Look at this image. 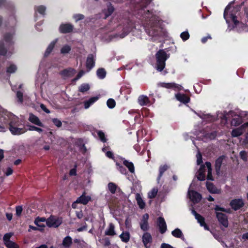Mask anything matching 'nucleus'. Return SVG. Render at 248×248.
<instances>
[{
	"label": "nucleus",
	"mask_w": 248,
	"mask_h": 248,
	"mask_svg": "<svg viewBox=\"0 0 248 248\" xmlns=\"http://www.w3.org/2000/svg\"><path fill=\"white\" fill-rule=\"evenodd\" d=\"M46 10V8L44 5H40V6L36 7L35 8V12H37L38 13L42 15V16L45 15Z\"/></svg>",
	"instance_id": "obj_34"
},
{
	"label": "nucleus",
	"mask_w": 248,
	"mask_h": 248,
	"mask_svg": "<svg viewBox=\"0 0 248 248\" xmlns=\"http://www.w3.org/2000/svg\"><path fill=\"white\" fill-rule=\"evenodd\" d=\"M97 134L102 141L106 142L107 141V140L105 138V134L103 132L99 131L97 132Z\"/></svg>",
	"instance_id": "obj_49"
},
{
	"label": "nucleus",
	"mask_w": 248,
	"mask_h": 248,
	"mask_svg": "<svg viewBox=\"0 0 248 248\" xmlns=\"http://www.w3.org/2000/svg\"><path fill=\"white\" fill-rule=\"evenodd\" d=\"M84 73H85L83 71H82V70L80 71L79 72V73L78 74L77 78L74 79V80L76 81V80L79 79L84 74Z\"/></svg>",
	"instance_id": "obj_62"
},
{
	"label": "nucleus",
	"mask_w": 248,
	"mask_h": 248,
	"mask_svg": "<svg viewBox=\"0 0 248 248\" xmlns=\"http://www.w3.org/2000/svg\"><path fill=\"white\" fill-rule=\"evenodd\" d=\"M84 17V16L80 14H76L73 16V18L76 22L83 19Z\"/></svg>",
	"instance_id": "obj_45"
},
{
	"label": "nucleus",
	"mask_w": 248,
	"mask_h": 248,
	"mask_svg": "<svg viewBox=\"0 0 248 248\" xmlns=\"http://www.w3.org/2000/svg\"><path fill=\"white\" fill-rule=\"evenodd\" d=\"M216 217L219 222L224 227L226 228L228 226V217L226 215L220 213L219 212H216Z\"/></svg>",
	"instance_id": "obj_10"
},
{
	"label": "nucleus",
	"mask_w": 248,
	"mask_h": 248,
	"mask_svg": "<svg viewBox=\"0 0 248 248\" xmlns=\"http://www.w3.org/2000/svg\"><path fill=\"white\" fill-rule=\"evenodd\" d=\"M53 47H47L46 52L45 53V56L46 57L52 51Z\"/></svg>",
	"instance_id": "obj_64"
},
{
	"label": "nucleus",
	"mask_w": 248,
	"mask_h": 248,
	"mask_svg": "<svg viewBox=\"0 0 248 248\" xmlns=\"http://www.w3.org/2000/svg\"><path fill=\"white\" fill-rule=\"evenodd\" d=\"M13 233H11V232L6 233L4 235L3 238L4 243L6 242L11 241L10 239V238L13 236Z\"/></svg>",
	"instance_id": "obj_47"
},
{
	"label": "nucleus",
	"mask_w": 248,
	"mask_h": 248,
	"mask_svg": "<svg viewBox=\"0 0 248 248\" xmlns=\"http://www.w3.org/2000/svg\"><path fill=\"white\" fill-rule=\"evenodd\" d=\"M230 8H231V6L229 5H228L226 7V8L224 10L223 16H224V18L226 20L228 18V13H229V10L230 9Z\"/></svg>",
	"instance_id": "obj_51"
},
{
	"label": "nucleus",
	"mask_w": 248,
	"mask_h": 248,
	"mask_svg": "<svg viewBox=\"0 0 248 248\" xmlns=\"http://www.w3.org/2000/svg\"><path fill=\"white\" fill-rule=\"evenodd\" d=\"M142 242L146 248H150L152 242V237L149 232H145L142 237Z\"/></svg>",
	"instance_id": "obj_14"
},
{
	"label": "nucleus",
	"mask_w": 248,
	"mask_h": 248,
	"mask_svg": "<svg viewBox=\"0 0 248 248\" xmlns=\"http://www.w3.org/2000/svg\"><path fill=\"white\" fill-rule=\"evenodd\" d=\"M171 234L173 236L180 238L182 240L184 239V236L181 230L178 228L175 229L171 232Z\"/></svg>",
	"instance_id": "obj_24"
},
{
	"label": "nucleus",
	"mask_w": 248,
	"mask_h": 248,
	"mask_svg": "<svg viewBox=\"0 0 248 248\" xmlns=\"http://www.w3.org/2000/svg\"><path fill=\"white\" fill-rule=\"evenodd\" d=\"M0 55L8 56L11 55V53L7 52L6 47H0Z\"/></svg>",
	"instance_id": "obj_44"
},
{
	"label": "nucleus",
	"mask_w": 248,
	"mask_h": 248,
	"mask_svg": "<svg viewBox=\"0 0 248 248\" xmlns=\"http://www.w3.org/2000/svg\"><path fill=\"white\" fill-rule=\"evenodd\" d=\"M61 223V220L54 217H50L46 220V224L49 227L56 228Z\"/></svg>",
	"instance_id": "obj_7"
},
{
	"label": "nucleus",
	"mask_w": 248,
	"mask_h": 248,
	"mask_svg": "<svg viewBox=\"0 0 248 248\" xmlns=\"http://www.w3.org/2000/svg\"><path fill=\"white\" fill-rule=\"evenodd\" d=\"M215 210H216V212L220 211H222L226 213H230V209H225L222 207H220L219 206H216L215 208Z\"/></svg>",
	"instance_id": "obj_48"
},
{
	"label": "nucleus",
	"mask_w": 248,
	"mask_h": 248,
	"mask_svg": "<svg viewBox=\"0 0 248 248\" xmlns=\"http://www.w3.org/2000/svg\"><path fill=\"white\" fill-rule=\"evenodd\" d=\"M45 222L46 223V219L44 217H38L34 221L35 224L41 228H43L45 227Z\"/></svg>",
	"instance_id": "obj_26"
},
{
	"label": "nucleus",
	"mask_w": 248,
	"mask_h": 248,
	"mask_svg": "<svg viewBox=\"0 0 248 248\" xmlns=\"http://www.w3.org/2000/svg\"><path fill=\"white\" fill-rule=\"evenodd\" d=\"M114 225L112 223H110L108 228L105 231V234L107 235L113 236L116 234L114 231Z\"/></svg>",
	"instance_id": "obj_27"
},
{
	"label": "nucleus",
	"mask_w": 248,
	"mask_h": 248,
	"mask_svg": "<svg viewBox=\"0 0 248 248\" xmlns=\"http://www.w3.org/2000/svg\"><path fill=\"white\" fill-rule=\"evenodd\" d=\"M97 77L100 79H103L106 77V72L104 69L99 68L96 72Z\"/></svg>",
	"instance_id": "obj_35"
},
{
	"label": "nucleus",
	"mask_w": 248,
	"mask_h": 248,
	"mask_svg": "<svg viewBox=\"0 0 248 248\" xmlns=\"http://www.w3.org/2000/svg\"><path fill=\"white\" fill-rule=\"evenodd\" d=\"M188 195L190 199L194 203L198 202L201 199V195L198 192L193 191H188Z\"/></svg>",
	"instance_id": "obj_16"
},
{
	"label": "nucleus",
	"mask_w": 248,
	"mask_h": 248,
	"mask_svg": "<svg viewBox=\"0 0 248 248\" xmlns=\"http://www.w3.org/2000/svg\"><path fill=\"white\" fill-rule=\"evenodd\" d=\"M135 28V24L129 19L126 20L125 23L118 25L116 28L117 33L111 36L113 38H123Z\"/></svg>",
	"instance_id": "obj_3"
},
{
	"label": "nucleus",
	"mask_w": 248,
	"mask_h": 248,
	"mask_svg": "<svg viewBox=\"0 0 248 248\" xmlns=\"http://www.w3.org/2000/svg\"><path fill=\"white\" fill-rule=\"evenodd\" d=\"M170 57L164 50H159L156 54V68L159 71H161L165 67V62Z\"/></svg>",
	"instance_id": "obj_5"
},
{
	"label": "nucleus",
	"mask_w": 248,
	"mask_h": 248,
	"mask_svg": "<svg viewBox=\"0 0 248 248\" xmlns=\"http://www.w3.org/2000/svg\"><path fill=\"white\" fill-rule=\"evenodd\" d=\"M114 8L112 6L110 5L109 6H108L107 10L108 13L106 14V16H108L111 15L114 12Z\"/></svg>",
	"instance_id": "obj_56"
},
{
	"label": "nucleus",
	"mask_w": 248,
	"mask_h": 248,
	"mask_svg": "<svg viewBox=\"0 0 248 248\" xmlns=\"http://www.w3.org/2000/svg\"><path fill=\"white\" fill-rule=\"evenodd\" d=\"M52 122L54 123V124L58 127H61L62 125L61 121L58 119H53Z\"/></svg>",
	"instance_id": "obj_53"
},
{
	"label": "nucleus",
	"mask_w": 248,
	"mask_h": 248,
	"mask_svg": "<svg viewBox=\"0 0 248 248\" xmlns=\"http://www.w3.org/2000/svg\"><path fill=\"white\" fill-rule=\"evenodd\" d=\"M223 158H224V157L223 156H220L216 161V164H215L216 170V171L217 173H219L220 167H221V164L223 162Z\"/></svg>",
	"instance_id": "obj_31"
},
{
	"label": "nucleus",
	"mask_w": 248,
	"mask_h": 248,
	"mask_svg": "<svg viewBox=\"0 0 248 248\" xmlns=\"http://www.w3.org/2000/svg\"><path fill=\"white\" fill-rule=\"evenodd\" d=\"M206 187L208 191L211 193H217L219 192V190H218L212 183L210 182L206 183Z\"/></svg>",
	"instance_id": "obj_29"
},
{
	"label": "nucleus",
	"mask_w": 248,
	"mask_h": 248,
	"mask_svg": "<svg viewBox=\"0 0 248 248\" xmlns=\"http://www.w3.org/2000/svg\"><path fill=\"white\" fill-rule=\"evenodd\" d=\"M23 209L22 206H18L16 207V215L17 216H20L21 215Z\"/></svg>",
	"instance_id": "obj_58"
},
{
	"label": "nucleus",
	"mask_w": 248,
	"mask_h": 248,
	"mask_svg": "<svg viewBox=\"0 0 248 248\" xmlns=\"http://www.w3.org/2000/svg\"><path fill=\"white\" fill-rule=\"evenodd\" d=\"M40 107L42 108V110H43L45 112H46L47 113H49L50 111L46 108L45 105L42 104L40 105Z\"/></svg>",
	"instance_id": "obj_63"
},
{
	"label": "nucleus",
	"mask_w": 248,
	"mask_h": 248,
	"mask_svg": "<svg viewBox=\"0 0 248 248\" xmlns=\"http://www.w3.org/2000/svg\"><path fill=\"white\" fill-rule=\"evenodd\" d=\"M91 200V197L90 196H86L83 194L81 196L77 199V202H78L84 205L87 204L89 201Z\"/></svg>",
	"instance_id": "obj_22"
},
{
	"label": "nucleus",
	"mask_w": 248,
	"mask_h": 248,
	"mask_svg": "<svg viewBox=\"0 0 248 248\" xmlns=\"http://www.w3.org/2000/svg\"><path fill=\"white\" fill-rule=\"evenodd\" d=\"M76 73V71L72 68L64 69L61 72V75L64 78H67L72 77Z\"/></svg>",
	"instance_id": "obj_18"
},
{
	"label": "nucleus",
	"mask_w": 248,
	"mask_h": 248,
	"mask_svg": "<svg viewBox=\"0 0 248 248\" xmlns=\"http://www.w3.org/2000/svg\"><path fill=\"white\" fill-rule=\"evenodd\" d=\"M192 213L195 216V218L197 220L198 222L200 224V225L201 226H203L205 230H209V227L205 224L204 218L200 215L197 213L194 210H192Z\"/></svg>",
	"instance_id": "obj_13"
},
{
	"label": "nucleus",
	"mask_w": 248,
	"mask_h": 248,
	"mask_svg": "<svg viewBox=\"0 0 248 248\" xmlns=\"http://www.w3.org/2000/svg\"><path fill=\"white\" fill-rule=\"evenodd\" d=\"M3 39L5 42L6 45H13V35L10 33H6L4 35Z\"/></svg>",
	"instance_id": "obj_28"
},
{
	"label": "nucleus",
	"mask_w": 248,
	"mask_h": 248,
	"mask_svg": "<svg viewBox=\"0 0 248 248\" xmlns=\"http://www.w3.org/2000/svg\"><path fill=\"white\" fill-rule=\"evenodd\" d=\"M138 102L140 106H148L150 104L149 98L144 95H140L138 98Z\"/></svg>",
	"instance_id": "obj_20"
},
{
	"label": "nucleus",
	"mask_w": 248,
	"mask_h": 248,
	"mask_svg": "<svg viewBox=\"0 0 248 248\" xmlns=\"http://www.w3.org/2000/svg\"><path fill=\"white\" fill-rule=\"evenodd\" d=\"M157 224L160 232L161 233H164L167 230V225L164 219L162 217H158L157 220Z\"/></svg>",
	"instance_id": "obj_17"
},
{
	"label": "nucleus",
	"mask_w": 248,
	"mask_h": 248,
	"mask_svg": "<svg viewBox=\"0 0 248 248\" xmlns=\"http://www.w3.org/2000/svg\"><path fill=\"white\" fill-rule=\"evenodd\" d=\"M108 190L112 194H114L116 192L117 186L115 184L112 182L109 183L108 185Z\"/></svg>",
	"instance_id": "obj_36"
},
{
	"label": "nucleus",
	"mask_w": 248,
	"mask_h": 248,
	"mask_svg": "<svg viewBox=\"0 0 248 248\" xmlns=\"http://www.w3.org/2000/svg\"><path fill=\"white\" fill-rule=\"evenodd\" d=\"M240 155L242 159L244 161H247V154L244 151H242L240 152Z\"/></svg>",
	"instance_id": "obj_52"
},
{
	"label": "nucleus",
	"mask_w": 248,
	"mask_h": 248,
	"mask_svg": "<svg viewBox=\"0 0 248 248\" xmlns=\"http://www.w3.org/2000/svg\"><path fill=\"white\" fill-rule=\"evenodd\" d=\"M120 237L122 241L126 243L129 240V238H130L129 233L127 232H124L120 235Z\"/></svg>",
	"instance_id": "obj_33"
},
{
	"label": "nucleus",
	"mask_w": 248,
	"mask_h": 248,
	"mask_svg": "<svg viewBox=\"0 0 248 248\" xmlns=\"http://www.w3.org/2000/svg\"><path fill=\"white\" fill-rule=\"evenodd\" d=\"M98 99V97H93L91 98L89 100L85 102L84 103V107L85 108H88L91 105H92L93 103H94L95 101H96Z\"/></svg>",
	"instance_id": "obj_30"
},
{
	"label": "nucleus",
	"mask_w": 248,
	"mask_h": 248,
	"mask_svg": "<svg viewBox=\"0 0 248 248\" xmlns=\"http://www.w3.org/2000/svg\"><path fill=\"white\" fill-rule=\"evenodd\" d=\"M149 215L147 214H145L143 215L141 222L140 223V226L141 230L144 231L148 230L149 228L148 221Z\"/></svg>",
	"instance_id": "obj_15"
},
{
	"label": "nucleus",
	"mask_w": 248,
	"mask_h": 248,
	"mask_svg": "<svg viewBox=\"0 0 248 248\" xmlns=\"http://www.w3.org/2000/svg\"><path fill=\"white\" fill-rule=\"evenodd\" d=\"M29 130L30 131H36L40 133L43 131L42 129L32 125L30 126Z\"/></svg>",
	"instance_id": "obj_50"
},
{
	"label": "nucleus",
	"mask_w": 248,
	"mask_h": 248,
	"mask_svg": "<svg viewBox=\"0 0 248 248\" xmlns=\"http://www.w3.org/2000/svg\"><path fill=\"white\" fill-rule=\"evenodd\" d=\"M175 97L177 100L183 103H187L190 100V98L184 94L177 93Z\"/></svg>",
	"instance_id": "obj_23"
},
{
	"label": "nucleus",
	"mask_w": 248,
	"mask_h": 248,
	"mask_svg": "<svg viewBox=\"0 0 248 248\" xmlns=\"http://www.w3.org/2000/svg\"><path fill=\"white\" fill-rule=\"evenodd\" d=\"M117 166V169L121 172L122 174H126V170L124 168L123 166L119 165L118 164H116Z\"/></svg>",
	"instance_id": "obj_55"
},
{
	"label": "nucleus",
	"mask_w": 248,
	"mask_h": 248,
	"mask_svg": "<svg viewBox=\"0 0 248 248\" xmlns=\"http://www.w3.org/2000/svg\"><path fill=\"white\" fill-rule=\"evenodd\" d=\"M96 55L95 54H91L89 55L86 61V67L88 69V71H90L93 67H94L95 64Z\"/></svg>",
	"instance_id": "obj_12"
},
{
	"label": "nucleus",
	"mask_w": 248,
	"mask_h": 248,
	"mask_svg": "<svg viewBox=\"0 0 248 248\" xmlns=\"http://www.w3.org/2000/svg\"><path fill=\"white\" fill-rule=\"evenodd\" d=\"M158 192V189L157 188H153L148 193V197L150 199L154 198L155 197Z\"/></svg>",
	"instance_id": "obj_39"
},
{
	"label": "nucleus",
	"mask_w": 248,
	"mask_h": 248,
	"mask_svg": "<svg viewBox=\"0 0 248 248\" xmlns=\"http://www.w3.org/2000/svg\"><path fill=\"white\" fill-rule=\"evenodd\" d=\"M89 88L90 87L88 84H83L79 87V90L81 92H85L89 90Z\"/></svg>",
	"instance_id": "obj_43"
},
{
	"label": "nucleus",
	"mask_w": 248,
	"mask_h": 248,
	"mask_svg": "<svg viewBox=\"0 0 248 248\" xmlns=\"http://www.w3.org/2000/svg\"><path fill=\"white\" fill-rule=\"evenodd\" d=\"M207 171V178L209 180H213V177L212 175L211 164L209 162H206L205 166L202 165L201 166L196 174L198 180L200 181H204L205 179V172Z\"/></svg>",
	"instance_id": "obj_4"
},
{
	"label": "nucleus",
	"mask_w": 248,
	"mask_h": 248,
	"mask_svg": "<svg viewBox=\"0 0 248 248\" xmlns=\"http://www.w3.org/2000/svg\"><path fill=\"white\" fill-rule=\"evenodd\" d=\"M17 70V67L15 64H10L7 69V72L9 73H13Z\"/></svg>",
	"instance_id": "obj_40"
},
{
	"label": "nucleus",
	"mask_w": 248,
	"mask_h": 248,
	"mask_svg": "<svg viewBox=\"0 0 248 248\" xmlns=\"http://www.w3.org/2000/svg\"><path fill=\"white\" fill-rule=\"evenodd\" d=\"M124 164L128 169L129 171L131 173H134L135 171V168L133 164L129 162L127 160H124L123 161Z\"/></svg>",
	"instance_id": "obj_32"
},
{
	"label": "nucleus",
	"mask_w": 248,
	"mask_h": 248,
	"mask_svg": "<svg viewBox=\"0 0 248 248\" xmlns=\"http://www.w3.org/2000/svg\"><path fill=\"white\" fill-rule=\"evenodd\" d=\"M230 17L232 18V22L235 25L239 23V21L237 20V17L233 15L232 14H230Z\"/></svg>",
	"instance_id": "obj_59"
},
{
	"label": "nucleus",
	"mask_w": 248,
	"mask_h": 248,
	"mask_svg": "<svg viewBox=\"0 0 248 248\" xmlns=\"http://www.w3.org/2000/svg\"><path fill=\"white\" fill-rule=\"evenodd\" d=\"M16 97L18 99V101L20 102V103H22L23 102V93H22L18 91L16 93Z\"/></svg>",
	"instance_id": "obj_54"
},
{
	"label": "nucleus",
	"mask_w": 248,
	"mask_h": 248,
	"mask_svg": "<svg viewBox=\"0 0 248 248\" xmlns=\"http://www.w3.org/2000/svg\"><path fill=\"white\" fill-rule=\"evenodd\" d=\"M4 245L7 248H18L19 246L15 242L9 241L4 243Z\"/></svg>",
	"instance_id": "obj_38"
},
{
	"label": "nucleus",
	"mask_w": 248,
	"mask_h": 248,
	"mask_svg": "<svg viewBox=\"0 0 248 248\" xmlns=\"http://www.w3.org/2000/svg\"><path fill=\"white\" fill-rule=\"evenodd\" d=\"M21 125L18 118L8 111L0 113V132L4 131L6 128H9L11 133L14 135H19L24 133L26 130Z\"/></svg>",
	"instance_id": "obj_1"
},
{
	"label": "nucleus",
	"mask_w": 248,
	"mask_h": 248,
	"mask_svg": "<svg viewBox=\"0 0 248 248\" xmlns=\"http://www.w3.org/2000/svg\"><path fill=\"white\" fill-rule=\"evenodd\" d=\"M70 50V47H62V48L61 50V51L62 53L66 54L68 53Z\"/></svg>",
	"instance_id": "obj_60"
},
{
	"label": "nucleus",
	"mask_w": 248,
	"mask_h": 248,
	"mask_svg": "<svg viewBox=\"0 0 248 248\" xmlns=\"http://www.w3.org/2000/svg\"><path fill=\"white\" fill-rule=\"evenodd\" d=\"M142 20L146 32L150 36L155 37L161 34V30L159 26L158 16L153 14L149 10L146 13L144 11Z\"/></svg>",
	"instance_id": "obj_2"
},
{
	"label": "nucleus",
	"mask_w": 248,
	"mask_h": 248,
	"mask_svg": "<svg viewBox=\"0 0 248 248\" xmlns=\"http://www.w3.org/2000/svg\"><path fill=\"white\" fill-rule=\"evenodd\" d=\"M74 26L70 23H62L59 27V31L62 33H68L73 31Z\"/></svg>",
	"instance_id": "obj_8"
},
{
	"label": "nucleus",
	"mask_w": 248,
	"mask_h": 248,
	"mask_svg": "<svg viewBox=\"0 0 248 248\" xmlns=\"http://www.w3.org/2000/svg\"><path fill=\"white\" fill-rule=\"evenodd\" d=\"M244 201L242 199H234L231 201L230 206L234 210L240 209L244 205Z\"/></svg>",
	"instance_id": "obj_11"
},
{
	"label": "nucleus",
	"mask_w": 248,
	"mask_h": 248,
	"mask_svg": "<svg viewBox=\"0 0 248 248\" xmlns=\"http://www.w3.org/2000/svg\"><path fill=\"white\" fill-rule=\"evenodd\" d=\"M72 244V239L70 236H67L64 238L62 241V245L65 248L69 247Z\"/></svg>",
	"instance_id": "obj_37"
},
{
	"label": "nucleus",
	"mask_w": 248,
	"mask_h": 248,
	"mask_svg": "<svg viewBox=\"0 0 248 248\" xmlns=\"http://www.w3.org/2000/svg\"><path fill=\"white\" fill-rule=\"evenodd\" d=\"M247 127H248V122L244 124L238 128L233 129L232 131V136L233 137H237L241 135Z\"/></svg>",
	"instance_id": "obj_9"
},
{
	"label": "nucleus",
	"mask_w": 248,
	"mask_h": 248,
	"mask_svg": "<svg viewBox=\"0 0 248 248\" xmlns=\"http://www.w3.org/2000/svg\"><path fill=\"white\" fill-rule=\"evenodd\" d=\"M136 200L137 202L139 207L140 209H143L145 207V202L142 199L141 195L139 193H136Z\"/></svg>",
	"instance_id": "obj_25"
},
{
	"label": "nucleus",
	"mask_w": 248,
	"mask_h": 248,
	"mask_svg": "<svg viewBox=\"0 0 248 248\" xmlns=\"http://www.w3.org/2000/svg\"><path fill=\"white\" fill-rule=\"evenodd\" d=\"M202 155L198 152L197 154V163L198 165H199L202 162Z\"/></svg>",
	"instance_id": "obj_57"
},
{
	"label": "nucleus",
	"mask_w": 248,
	"mask_h": 248,
	"mask_svg": "<svg viewBox=\"0 0 248 248\" xmlns=\"http://www.w3.org/2000/svg\"><path fill=\"white\" fill-rule=\"evenodd\" d=\"M232 117L231 124L234 126H238L243 122L242 116L239 114H236L234 112H231L230 113Z\"/></svg>",
	"instance_id": "obj_6"
},
{
	"label": "nucleus",
	"mask_w": 248,
	"mask_h": 248,
	"mask_svg": "<svg viewBox=\"0 0 248 248\" xmlns=\"http://www.w3.org/2000/svg\"><path fill=\"white\" fill-rule=\"evenodd\" d=\"M29 120L32 124L38 126L43 127L44 124L40 121L39 119L35 115L30 114L29 118Z\"/></svg>",
	"instance_id": "obj_21"
},
{
	"label": "nucleus",
	"mask_w": 248,
	"mask_h": 248,
	"mask_svg": "<svg viewBox=\"0 0 248 248\" xmlns=\"http://www.w3.org/2000/svg\"><path fill=\"white\" fill-rule=\"evenodd\" d=\"M180 37L184 41H185L189 38V34L188 31H185L181 33Z\"/></svg>",
	"instance_id": "obj_42"
},
{
	"label": "nucleus",
	"mask_w": 248,
	"mask_h": 248,
	"mask_svg": "<svg viewBox=\"0 0 248 248\" xmlns=\"http://www.w3.org/2000/svg\"><path fill=\"white\" fill-rule=\"evenodd\" d=\"M158 85L162 87L166 88H173L175 90H181L182 89V87L178 84H176L174 83H164L161 82L158 84Z\"/></svg>",
	"instance_id": "obj_19"
},
{
	"label": "nucleus",
	"mask_w": 248,
	"mask_h": 248,
	"mask_svg": "<svg viewBox=\"0 0 248 248\" xmlns=\"http://www.w3.org/2000/svg\"><path fill=\"white\" fill-rule=\"evenodd\" d=\"M212 39V37H211L210 35H208L207 36H205V37H203L202 40H201V41L202 43L204 44L208 40V39Z\"/></svg>",
	"instance_id": "obj_61"
},
{
	"label": "nucleus",
	"mask_w": 248,
	"mask_h": 248,
	"mask_svg": "<svg viewBox=\"0 0 248 248\" xmlns=\"http://www.w3.org/2000/svg\"><path fill=\"white\" fill-rule=\"evenodd\" d=\"M108 107L110 108H113L115 107L116 103L114 99H109L107 102Z\"/></svg>",
	"instance_id": "obj_41"
},
{
	"label": "nucleus",
	"mask_w": 248,
	"mask_h": 248,
	"mask_svg": "<svg viewBox=\"0 0 248 248\" xmlns=\"http://www.w3.org/2000/svg\"><path fill=\"white\" fill-rule=\"evenodd\" d=\"M168 166L166 165H164L160 167L159 168V178L162 175L164 171H165L168 169Z\"/></svg>",
	"instance_id": "obj_46"
}]
</instances>
